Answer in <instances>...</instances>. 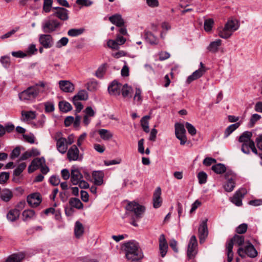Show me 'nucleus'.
Segmentation results:
<instances>
[{
    "mask_svg": "<svg viewBox=\"0 0 262 262\" xmlns=\"http://www.w3.org/2000/svg\"><path fill=\"white\" fill-rule=\"evenodd\" d=\"M125 257L129 262H140L143 257V254L139 244L135 241L125 243L123 245Z\"/></svg>",
    "mask_w": 262,
    "mask_h": 262,
    "instance_id": "obj_1",
    "label": "nucleus"
},
{
    "mask_svg": "<svg viewBox=\"0 0 262 262\" xmlns=\"http://www.w3.org/2000/svg\"><path fill=\"white\" fill-rule=\"evenodd\" d=\"M252 133L250 132H244L239 137L238 141L242 143L241 150L245 154H249L250 149L255 154H257V150L255 146L254 142L251 139Z\"/></svg>",
    "mask_w": 262,
    "mask_h": 262,
    "instance_id": "obj_2",
    "label": "nucleus"
},
{
    "mask_svg": "<svg viewBox=\"0 0 262 262\" xmlns=\"http://www.w3.org/2000/svg\"><path fill=\"white\" fill-rule=\"evenodd\" d=\"M239 27V24L236 19H229L224 27L218 30L219 36L224 39L230 38L233 32L237 30Z\"/></svg>",
    "mask_w": 262,
    "mask_h": 262,
    "instance_id": "obj_3",
    "label": "nucleus"
},
{
    "mask_svg": "<svg viewBox=\"0 0 262 262\" xmlns=\"http://www.w3.org/2000/svg\"><path fill=\"white\" fill-rule=\"evenodd\" d=\"M237 253L241 257L248 256L251 258L257 255V252L252 244L248 243L244 247H240L237 250Z\"/></svg>",
    "mask_w": 262,
    "mask_h": 262,
    "instance_id": "obj_4",
    "label": "nucleus"
},
{
    "mask_svg": "<svg viewBox=\"0 0 262 262\" xmlns=\"http://www.w3.org/2000/svg\"><path fill=\"white\" fill-rule=\"evenodd\" d=\"M226 180L224 185V188L227 192H231L235 187V176L231 172L228 171L225 175Z\"/></svg>",
    "mask_w": 262,
    "mask_h": 262,
    "instance_id": "obj_5",
    "label": "nucleus"
},
{
    "mask_svg": "<svg viewBox=\"0 0 262 262\" xmlns=\"http://www.w3.org/2000/svg\"><path fill=\"white\" fill-rule=\"evenodd\" d=\"M126 209L134 212L137 218H140L145 211V208L142 205L135 202H130L126 206Z\"/></svg>",
    "mask_w": 262,
    "mask_h": 262,
    "instance_id": "obj_6",
    "label": "nucleus"
},
{
    "mask_svg": "<svg viewBox=\"0 0 262 262\" xmlns=\"http://www.w3.org/2000/svg\"><path fill=\"white\" fill-rule=\"evenodd\" d=\"M60 23L55 19H50L45 21L42 26L45 32L51 33L57 30L60 27Z\"/></svg>",
    "mask_w": 262,
    "mask_h": 262,
    "instance_id": "obj_7",
    "label": "nucleus"
},
{
    "mask_svg": "<svg viewBox=\"0 0 262 262\" xmlns=\"http://www.w3.org/2000/svg\"><path fill=\"white\" fill-rule=\"evenodd\" d=\"M198 242L195 235H192L189 242L187 248V256L189 259L194 258L197 253Z\"/></svg>",
    "mask_w": 262,
    "mask_h": 262,
    "instance_id": "obj_8",
    "label": "nucleus"
},
{
    "mask_svg": "<svg viewBox=\"0 0 262 262\" xmlns=\"http://www.w3.org/2000/svg\"><path fill=\"white\" fill-rule=\"evenodd\" d=\"M40 169L41 173L47 174L50 168L46 164V160L43 157L34 158V170Z\"/></svg>",
    "mask_w": 262,
    "mask_h": 262,
    "instance_id": "obj_9",
    "label": "nucleus"
},
{
    "mask_svg": "<svg viewBox=\"0 0 262 262\" xmlns=\"http://www.w3.org/2000/svg\"><path fill=\"white\" fill-rule=\"evenodd\" d=\"M67 157L69 161H81L82 159V155H80L79 150L75 145H72L68 150Z\"/></svg>",
    "mask_w": 262,
    "mask_h": 262,
    "instance_id": "obj_10",
    "label": "nucleus"
},
{
    "mask_svg": "<svg viewBox=\"0 0 262 262\" xmlns=\"http://www.w3.org/2000/svg\"><path fill=\"white\" fill-rule=\"evenodd\" d=\"M61 133L56 134L55 139L56 140V146L58 150L61 154H64L68 149L67 139L60 137Z\"/></svg>",
    "mask_w": 262,
    "mask_h": 262,
    "instance_id": "obj_11",
    "label": "nucleus"
},
{
    "mask_svg": "<svg viewBox=\"0 0 262 262\" xmlns=\"http://www.w3.org/2000/svg\"><path fill=\"white\" fill-rule=\"evenodd\" d=\"M208 220H203L200 225L199 227V236L200 243H203L208 236L207 222Z\"/></svg>",
    "mask_w": 262,
    "mask_h": 262,
    "instance_id": "obj_12",
    "label": "nucleus"
},
{
    "mask_svg": "<svg viewBox=\"0 0 262 262\" xmlns=\"http://www.w3.org/2000/svg\"><path fill=\"white\" fill-rule=\"evenodd\" d=\"M39 42L45 48L48 49L53 47L54 39L49 34H41L39 37Z\"/></svg>",
    "mask_w": 262,
    "mask_h": 262,
    "instance_id": "obj_13",
    "label": "nucleus"
},
{
    "mask_svg": "<svg viewBox=\"0 0 262 262\" xmlns=\"http://www.w3.org/2000/svg\"><path fill=\"white\" fill-rule=\"evenodd\" d=\"M246 191L245 189L242 188L236 191L232 198L230 199L232 203L237 206H241L242 205V199L245 194Z\"/></svg>",
    "mask_w": 262,
    "mask_h": 262,
    "instance_id": "obj_14",
    "label": "nucleus"
},
{
    "mask_svg": "<svg viewBox=\"0 0 262 262\" xmlns=\"http://www.w3.org/2000/svg\"><path fill=\"white\" fill-rule=\"evenodd\" d=\"M54 16H56L62 20H67L69 19V11L65 8L55 7Z\"/></svg>",
    "mask_w": 262,
    "mask_h": 262,
    "instance_id": "obj_15",
    "label": "nucleus"
},
{
    "mask_svg": "<svg viewBox=\"0 0 262 262\" xmlns=\"http://www.w3.org/2000/svg\"><path fill=\"white\" fill-rule=\"evenodd\" d=\"M13 57L16 58H25L26 57H31L33 55V43L30 44L28 49L23 52L21 51H13L11 53Z\"/></svg>",
    "mask_w": 262,
    "mask_h": 262,
    "instance_id": "obj_16",
    "label": "nucleus"
},
{
    "mask_svg": "<svg viewBox=\"0 0 262 262\" xmlns=\"http://www.w3.org/2000/svg\"><path fill=\"white\" fill-rule=\"evenodd\" d=\"M161 189L160 187H157L153 195V206L155 208H159L162 203V199L161 197Z\"/></svg>",
    "mask_w": 262,
    "mask_h": 262,
    "instance_id": "obj_17",
    "label": "nucleus"
},
{
    "mask_svg": "<svg viewBox=\"0 0 262 262\" xmlns=\"http://www.w3.org/2000/svg\"><path fill=\"white\" fill-rule=\"evenodd\" d=\"M60 89L64 92L71 93L74 90V85L68 80H60L59 81Z\"/></svg>",
    "mask_w": 262,
    "mask_h": 262,
    "instance_id": "obj_18",
    "label": "nucleus"
},
{
    "mask_svg": "<svg viewBox=\"0 0 262 262\" xmlns=\"http://www.w3.org/2000/svg\"><path fill=\"white\" fill-rule=\"evenodd\" d=\"M159 248L161 255L164 257L167 253L168 245L164 234H161L159 237Z\"/></svg>",
    "mask_w": 262,
    "mask_h": 262,
    "instance_id": "obj_19",
    "label": "nucleus"
},
{
    "mask_svg": "<svg viewBox=\"0 0 262 262\" xmlns=\"http://www.w3.org/2000/svg\"><path fill=\"white\" fill-rule=\"evenodd\" d=\"M121 84L113 81L108 88L109 93L112 95H119L120 94Z\"/></svg>",
    "mask_w": 262,
    "mask_h": 262,
    "instance_id": "obj_20",
    "label": "nucleus"
},
{
    "mask_svg": "<svg viewBox=\"0 0 262 262\" xmlns=\"http://www.w3.org/2000/svg\"><path fill=\"white\" fill-rule=\"evenodd\" d=\"M25 257V255L24 253H14L9 255L7 258L5 262H21Z\"/></svg>",
    "mask_w": 262,
    "mask_h": 262,
    "instance_id": "obj_21",
    "label": "nucleus"
},
{
    "mask_svg": "<svg viewBox=\"0 0 262 262\" xmlns=\"http://www.w3.org/2000/svg\"><path fill=\"white\" fill-rule=\"evenodd\" d=\"M82 179L83 176L78 169H75L72 170L71 173V181L73 185H77L79 181Z\"/></svg>",
    "mask_w": 262,
    "mask_h": 262,
    "instance_id": "obj_22",
    "label": "nucleus"
},
{
    "mask_svg": "<svg viewBox=\"0 0 262 262\" xmlns=\"http://www.w3.org/2000/svg\"><path fill=\"white\" fill-rule=\"evenodd\" d=\"M97 133L101 139L104 141H110L113 137V133L110 130L106 129H99Z\"/></svg>",
    "mask_w": 262,
    "mask_h": 262,
    "instance_id": "obj_23",
    "label": "nucleus"
},
{
    "mask_svg": "<svg viewBox=\"0 0 262 262\" xmlns=\"http://www.w3.org/2000/svg\"><path fill=\"white\" fill-rule=\"evenodd\" d=\"M19 98L21 100H30L33 98L32 86L29 87L27 90L19 94Z\"/></svg>",
    "mask_w": 262,
    "mask_h": 262,
    "instance_id": "obj_24",
    "label": "nucleus"
},
{
    "mask_svg": "<svg viewBox=\"0 0 262 262\" xmlns=\"http://www.w3.org/2000/svg\"><path fill=\"white\" fill-rule=\"evenodd\" d=\"M109 20L114 25L118 27L124 25V21L120 14H115L109 17Z\"/></svg>",
    "mask_w": 262,
    "mask_h": 262,
    "instance_id": "obj_25",
    "label": "nucleus"
},
{
    "mask_svg": "<svg viewBox=\"0 0 262 262\" xmlns=\"http://www.w3.org/2000/svg\"><path fill=\"white\" fill-rule=\"evenodd\" d=\"M21 120L28 124H32L33 122V111H22L21 112Z\"/></svg>",
    "mask_w": 262,
    "mask_h": 262,
    "instance_id": "obj_26",
    "label": "nucleus"
},
{
    "mask_svg": "<svg viewBox=\"0 0 262 262\" xmlns=\"http://www.w3.org/2000/svg\"><path fill=\"white\" fill-rule=\"evenodd\" d=\"M46 83L42 81H39L38 83L34 85V97L39 94L45 92Z\"/></svg>",
    "mask_w": 262,
    "mask_h": 262,
    "instance_id": "obj_27",
    "label": "nucleus"
},
{
    "mask_svg": "<svg viewBox=\"0 0 262 262\" xmlns=\"http://www.w3.org/2000/svg\"><path fill=\"white\" fill-rule=\"evenodd\" d=\"M222 45V40L221 39H216L215 41L210 43L207 48V50L211 53H216L218 51L219 47Z\"/></svg>",
    "mask_w": 262,
    "mask_h": 262,
    "instance_id": "obj_28",
    "label": "nucleus"
},
{
    "mask_svg": "<svg viewBox=\"0 0 262 262\" xmlns=\"http://www.w3.org/2000/svg\"><path fill=\"white\" fill-rule=\"evenodd\" d=\"M12 197L13 193L10 189L5 188L1 191L0 198L3 201L8 202Z\"/></svg>",
    "mask_w": 262,
    "mask_h": 262,
    "instance_id": "obj_29",
    "label": "nucleus"
},
{
    "mask_svg": "<svg viewBox=\"0 0 262 262\" xmlns=\"http://www.w3.org/2000/svg\"><path fill=\"white\" fill-rule=\"evenodd\" d=\"M205 71L204 69H198L196 70L191 75L188 76L187 79V82L190 83L193 80L199 78L203 75Z\"/></svg>",
    "mask_w": 262,
    "mask_h": 262,
    "instance_id": "obj_30",
    "label": "nucleus"
},
{
    "mask_svg": "<svg viewBox=\"0 0 262 262\" xmlns=\"http://www.w3.org/2000/svg\"><path fill=\"white\" fill-rule=\"evenodd\" d=\"M145 38L146 41L151 45H156L158 43V39L151 32L145 31Z\"/></svg>",
    "mask_w": 262,
    "mask_h": 262,
    "instance_id": "obj_31",
    "label": "nucleus"
},
{
    "mask_svg": "<svg viewBox=\"0 0 262 262\" xmlns=\"http://www.w3.org/2000/svg\"><path fill=\"white\" fill-rule=\"evenodd\" d=\"M94 183L97 185H101L103 181V173L101 171H94L92 174Z\"/></svg>",
    "mask_w": 262,
    "mask_h": 262,
    "instance_id": "obj_32",
    "label": "nucleus"
},
{
    "mask_svg": "<svg viewBox=\"0 0 262 262\" xmlns=\"http://www.w3.org/2000/svg\"><path fill=\"white\" fill-rule=\"evenodd\" d=\"M20 215L18 210L13 209L10 210L7 215L8 220L11 222H14L17 220Z\"/></svg>",
    "mask_w": 262,
    "mask_h": 262,
    "instance_id": "obj_33",
    "label": "nucleus"
},
{
    "mask_svg": "<svg viewBox=\"0 0 262 262\" xmlns=\"http://www.w3.org/2000/svg\"><path fill=\"white\" fill-rule=\"evenodd\" d=\"M33 219V209H26L22 213V220L25 222L31 221Z\"/></svg>",
    "mask_w": 262,
    "mask_h": 262,
    "instance_id": "obj_34",
    "label": "nucleus"
},
{
    "mask_svg": "<svg viewBox=\"0 0 262 262\" xmlns=\"http://www.w3.org/2000/svg\"><path fill=\"white\" fill-rule=\"evenodd\" d=\"M84 232V228L82 224L79 221L75 223L74 233L77 238H79Z\"/></svg>",
    "mask_w": 262,
    "mask_h": 262,
    "instance_id": "obj_35",
    "label": "nucleus"
},
{
    "mask_svg": "<svg viewBox=\"0 0 262 262\" xmlns=\"http://www.w3.org/2000/svg\"><path fill=\"white\" fill-rule=\"evenodd\" d=\"M69 204L71 207H74L78 209L83 208V205L79 199L72 198L69 200Z\"/></svg>",
    "mask_w": 262,
    "mask_h": 262,
    "instance_id": "obj_36",
    "label": "nucleus"
},
{
    "mask_svg": "<svg viewBox=\"0 0 262 262\" xmlns=\"http://www.w3.org/2000/svg\"><path fill=\"white\" fill-rule=\"evenodd\" d=\"M89 95L86 91L85 90H81L78 92L77 94L75 95L73 99L76 100H86L88 99Z\"/></svg>",
    "mask_w": 262,
    "mask_h": 262,
    "instance_id": "obj_37",
    "label": "nucleus"
},
{
    "mask_svg": "<svg viewBox=\"0 0 262 262\" xmlns=\"http://www.w3.org/2000/svg\"><path fill=\"white\" fill-rule=\"evenodd\" d=\"M233 247V242H228L226 245V250L227 254V260L228 262H231L233 258V253L232 251Z\"/></svg>",
    "mask_w": 262,
    "mask_h": 262,
    "instance_id": "obj_38",
    "label": "nucleus"
},
{
    "mask_svg": "<svg viewBox=\"0 0 262 262\" xmlns=\"http://www.w3.org/2000/svg\"><path fill=\"white\" fill-rule=\"evenodd\" d=\"M60 110L64 113H67L72 109L71 104L67 101H62L59 103Z\"/></svg>",
    "mask_w": 262,
    "mask_h": 262,
    "instance_id": "obj_39",
    "label": "nucleus"
},
{
    "mask_svg": "<svg viewBox=\"0 0 262 262\" xmlns=\"http://www.w3.org/2000/svg\"><path fill=\"white\" fill-rule=\"evenodd\" d=\"M211 169L217 174H222L225 172L226 170V167L225 165L221 163L213 165Z\"/></svg>",
    "mask_w": 262,
    "mask_h": 262,
    "instance_id": "obj_40",
    "label": "nucleus"
},
{
    "mask_svg": "<svg viewBox=\"0 0 262 262\" xmlns=\"http://www.w3.org/2000/svg\"><path fill=\"white\" fill-rule=\"evenodd\" d=\"M150 118V117L149 116H144L141 120V126L144 131L146 133H148L149 132L148 120Z\"/></svg>",
    "mask_w": 262,
    "mask_h": 262,
    "instance_id": "obj_41",
    "label": "nucleus"
},
{
    "mask_svg": "<svg viewBox=\"0 0 262 262\" xmlns=\"http://www.w3.org/2000/svg\"><path fill=\"white\" fill-rule=\"evenodd\" d=\"M239 123L237 122L229 125L225 130L224 133L225 137H228L239 126Z\"/></svg>",
    "mask_w": 262,
    "mask_h": 262,
    "instance_id": "obj_42",
    "label": "nucleus"
},
{
    "mask_svg": "<svg viewBox=\"0 0 262 262\" xmlns=\"http://www.w3.org/2000/svg\"><path fill=\"white\" fill-rule=\"evenodd\" d=\"M244 240L243 236L235 235L229 242H233V245L235 244L238 246H241L244 243Z\"/></svg>",
    "mask_w": 262,
    "mask_h": 262,
    "instance_id": "obj_43",
    "label": "nucleus"
},
{
    "mask_svg": "<svg viewBox=\"0 0 262 262\" xmlns=\"http://www.w3.org/2000/svg\"><path fill=\"white\" fill-rule=\"evenodd\" d=\"M134 100L135 103H136L138 105H139L141 103L142 101V97L141 96V90L139 88L136 89Z\"/></svg>",
    "mask_w": 262,
    "mask_h": 262,
    "instance_id": "obj_44",
    "label": "nucleus"
},
{
    "mask_svg": "<svg viewBox=\"0 0 262 262\" xmlns=\"http://www.w3.org/2000/svg\"><path fill=\"white\" fill-rule=\"evenodd\" d=\"M174 127L176 135L186 134V130L183 124L176 123L174 125Z\"/></svg>",
    "mask_w": 262,
    "mask_h": 262,
    "instance_id": "obj_45",
    "label": "nucleus"
},
{
    "mask_svg": "<svg viewBox=\"0 0 262 262\" xmlns=\"http://www.w3.org/2000/svg\"><path fill=\"white\" fill-rule=\"evenodd\" d=\"M83 29H72L68 31V35L72 37L77 36L83 33Z\"/></svg>",
    "mask_w": 262,
    "mask_h": 262,
    "instance_id": "obj_46",
    "label": "nucleus"
},
{
    "mask_svg": "<svg viewBox=\"0 0 262 262\" xmlns=\"http://www.w3.org/2000/svg\"><path fill=\"white\" fill-rule=\"evenodd\" d=\"M106 71V66L105 64H102L97 70L95 73V75L99 78H101L103 77L104 74H105Z\"/></svg>",
    "mask_w": 262,
    "mask_h": 262,
    "instance_id": "obj_47",
    "label": "nucleus"
},
{
    "mask_svg": "<svg viewBox=\"0 0 262 262\" xmlns=\"http://www.w3.org/2000/svg\"><path fill=\"white\" fill-rule=\"evenodd\" d=\"M19 27H15L12 30L2 35L1 36V39L3 40L11 37L13 35H14L16 32H17L19 30Z\"/></svg>",
    "mask_w": 262,
    "mask_h": 262,
    "instance_id": "obj_48",
    "label": "nucleus"
},
{
    "mask_svg": "<svg viewBox=\"0 0 262 262\" xmlns=\"http://www.w3.org/2000/svg\"><path fill=\"white\" fill-rule=\"evenodd\" d=\"M132 91L130 86H128L127 84H124L121 88V93L123 97H127Z\"/></svg>",
    "mask_w": 262,
    "mask_h": 262,
    "instance_id": "obj_49",
    "label": "nucleus"
},
{
    "mask_svg": "<svg viewBox=\"0 0 262 262\" xmlns=\"http://www.w3.org/2000/svg\"><path fill=\"white\" fill-rule=\"evenodd\" d=\"M213 23V20L211 18L205 20L204 25V30L206 32L210 31L212 29Z\"/></svg>",
    "mask_w": 262,
    "mask_h": 262,
    "instance_id": "obj_50",
    "label": "nucleus"
},
{
    "mask_svg": "<svg viewBox=\"0 0 262 262\" xmlns=\"http://www.w3.org/2000/svg\"><path fill=\"white\" fill-rule=\"evenodd\" d=\"M198 178L200 184H204L207 181V175L205 172L201 171L198 173Z\"/></svg>",
    "mask_w": 262,
    "mask_h": 262,
    "instance_id": "obj_51",
    "label": "nucleus"
},
{
    "mask_svg": "<svg viewBox=\"0 0 262 262\" xmlns=\"http://www.w3.org/2000/svg\"><path fill=\"white\" fill-rule=\"evenodd\" d=\"M9 179V173L7 172H2L0 173V184H5Z\"/></svg>",
    "mask_w": 262,
    "mask_h": 262,
    "instance_id": "obj_52",
    "label": "nucleus"
},
{
    "mask_svg": "<svg viewBox=\"0 0 262 262\" xmlns=\"http://www.w3.org/2000/svg\"><path fill=\"white\" fill-rule=\"evenodd\" d=\"M53 0H44L43 10L46 12H49L51 10Z\"/></svg>",
    "mask_w": 262,
    "mask_h": 262,
    "instance_id": "obj_53",
    "label": "nucleus"
},
{
    "mask_svg": "<svg viewBox=\"0 0 262 262\" xmlns=\"http://www.w3.org/2000/svg\"><path fill=\"white\" fill-rule=\"evenodd\" d=\"M0 61L5 68H8L10 65V59L8 56H2Z\"/></svg>",
    "mask_w": 262,
    "mask_h": 262,
    "instance_id": "obj_54",
    "label": "nucleus"
},
{
    "mask_svg": "<svg viewBox=\"0 0 262 262\" xmlns=\"http://www.w3.org/2000/svg\"><path fill=\"white\" fill-rule=\"evenodd\" d=\"M69 39L67 37H62L59 40H58L56 44V47L58 48H61L63 46H65L68 43Z\"/></svg>",
    "mask_w": 262,
    "mask_h": 262,
    "instance_id": "obj_55",
    "label": "nucleus"
},
{
    "mask_svg": "<svg viewBox=\"0 0 262 262\" xmlns=\"http://www.w3.org/2000/svg\"><path fill=\"white\" fill-rule=\"evenodd\" d=\"M247 228L248 226L246 224H242L236 228V232L238 234L245 233L247 230Z\"/></svg>",
    "mask_w": 262,
    "mask_h": 262,
    "instance_id": "obj_56",
    "label": "nucleus"
},
{
    "mask_svg": "<svg viewBox=\"0 0 262 262\" xmlns=\"http://www.w3.org/2000/svg\"><path fill=\"white\" fill-rule=\"evenodd\" d=\"M186 128H187L188 133L192 136L195 135L196 133L195 128L191 124L186 122L185 124Z\"/></svg>",
    "mask_w": 262,
    "mask_h": 262,
    "instance_id": "obj_57",
    "label": "nucleus"
},
{
    "mask_svg": "<svg viewBox=\"0 0 262 262\" xmlns=\"http://www.w3.org/2000/svg\"><path fill=\"white\" fill-rule=\"evenodd\" d=\"M87 85L88 90L91 91H95L98 88V83L95 80H92L88 82Z\"/></svg>",
    "mask_w": 262,
    "mask_h": 262,
    "instance_id": "obj_58",
    "label": "nucleus"
},
{
    "mask_svg": "<svg viewBox=\"0 0 262 262\" xmlns=\"http://www.w3.org/2000/svg\"><path fill=\"white\" fill-rule=\"evenodd\" d=\"M107 45L109 48L112 49L118 50L119 49V47L115 40L109 39L107 41Z\"/></svg>",
    "mask_w": 262,
    "mask_h": 262,
    "instance_id": "obj_59",
    "label": "nucleus"
},
{
    "mask_svg": "<svg viewBox=\"0 0 262 262\" xmlns=\"http://www.w3.org/2000/svg\"><path fill=\"white\" fill-rule=\"evenodd\" d=\"M20 154V148L19 146L16 147L11 152L10 157L14 159L18 157Z\"/></svg>",
    "mask_w": 262,
    "mask_h": 262,
    "instance_id": "obj_60",
    "label": "nucleus"
},
{
    "mask_svg": "<svg viewBox=\"0 0 262 262\" xmlns=\"http://www.w3.org/2000/svg\"><path fill=\"white\" fill-rule=\"evenodd\" d=\"M42 201L40 195L38 193H34V207H37Z\"/></svg>",
    "mask_w": 262,
    "mask_h": 262,
    "instance_id": "obj_61",
    "label": "nucleus"
},
{
    "mask_svg": "<svg viewBox=\"0 0 262 262\" xmlns=\"http://www.w3.org/2000/svg\"><path fill=\"white\" fill-rule=\"evenodd\" d=\"M50 183L54 186H57L60 182V180L59 177L56 176H52L50 178Z\"/></svg>",
    "mask_w": 262,
    "mask_h": 262,
    "instance_id": "obj_62",
    "label": "nucleus"
},
{
    "mask_svg": "<svg viewBox=\"0 0 262 262\" xmlns=\"http://www.w3.org/2000/svg\"><path fill=\"white\" fill-rule=\"evenodd\" d=\"M76 4L82 6L88 7L92 4V2L90 0H76Z\"/></svg>",
    "mask_w": 262,
    "mask_h": 262,
    "instance_id": "obj_63",
    "label": "nucleus"
},
{
    "mask_svg": "<svg viewBox=\"0 0 262 262\" xmlns=\"http://www.w3.org/2000/svg\"><path fill=\"white\" fill-rule=\"evenodd\" d=\"M144 140L141 139L138 141V150L141 154L144 153Z\"/></svg>",
    "mask_w": 262,
    "mask_h": 262,
    "instance_id": "obj_64",
    "label": "nucleus"
}]
</instances>
